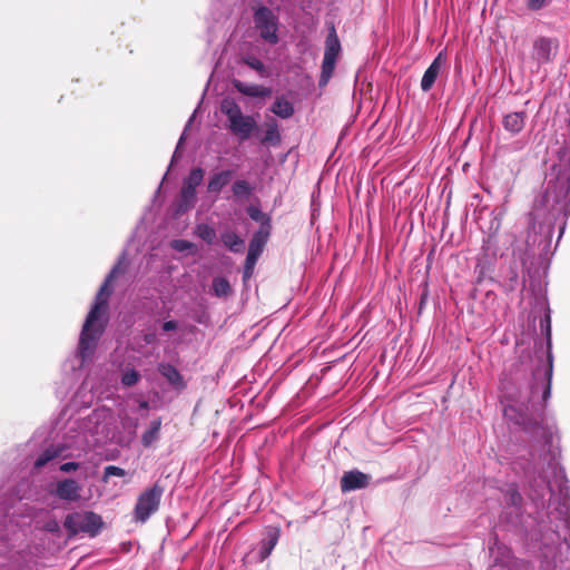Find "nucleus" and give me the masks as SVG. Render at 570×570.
<instances>
[{
	"mask_svg": "<svg viewBox=\"0 0 570 570\" xmlns=\"http://www.w3.org/2000/svg\"><path fill=\"white\" fill-rule=\"evenodd\" d=\"M547 3L548 0H528L527 7L532 11H537L542 9Z\"/></svg>",
	"mask_w": 570,
	"mask_h": 570,
	"instance_id": "473e14b6",
	"label": "nucleus"
},
{
	"mask_svg": "<svg viewBox=\"0 0 570 570\" xmlns=\"http://www.w3.org/2000/svg\"><path fill=\"white\" fill-rule=\"evenodd\" d=\"M272 230H267V227L258 228L249 242L247 255L259 258L269 239Z\"/></svg>",
	"mask_w": 570,
	"mask_h": 570,
	"instance_id": "4468645a",
	"label": "nucleus"
},
{
	"mask_svg": "<svg viewBox=\"0 0 570 570\" xmlns=\"http://www.w3.org/2000/svg\"><path fill=\"white\" fill-rule=\"evenodd\" d=\"M118 273L119 264H117L106 277L95 297V303L86 317L78 345L79 355L82 361L94 354L97 341L106 328L107 318L105 316L108 308V299L112 292L110 284L117 277Z\"/></svg>",
	"mask_w": 570,
	"mask_h": 570,
	"instance_id": "f257e3e1",
	"label": "nucleus"
},
{
	"mask_svg": "<svg viewBox=\"0 0 570 570\" xmlns=\"http://www.w3.org/2000/svg\"><path fill=\"white\" fill-rule=\"evenodd\" d=\"M258 258L247 255L244 264V272H243V279L246 282L249 279L255 269V265L257 263Z\"/></svg>",
	"mask_w": 570,
	"mask_h": 570,
	"instance_id": "bb28decb",
	"label": "nucleus"
},
{
	"mask_svg": "<svg viewBox=\"0 0 570 570\" xmlns=\"http://www.w3.org/2000/svg\"><path fill=\"white\" fill-rule=\"evenodd\" d=\"M557 43L549 38H538L533 43L532 56L539 63L550 62L553 59V50L557 49Z\"/></svg>",
	"mask_w": 570,
	"mask_h": 570,
	"instance_id": "9d476101",
	"label": "nucleus"
},
{
	"mask_svg": "<svg viewBox=\"0 0 570 570\" xmlns=\"http://www.w3.org/2000/svg\"><path fill=\"white\" fill-rule=\"evenodd\" d=\"M195 234L207 244H213L216 238L215 229L207 224L197 225Z\"/></svg>",
	"mask_w": 570,
	"mask_h": 570,
	"instance_id": "393cba45",
	"label": "nucleus"
},
{
	"mask_svg": "<svg viewBox=\"0 0 570 570\" xmlns=\"http://www.w3.org/2000/svg\"><path fill=\"white\" fill-rule=\"evenodd\" d=\"M550 332H551V328H550V325L548 324V336H550Z\"/></svg>",
	"mask_w": 570,
	"mask_h": 570,
	"instance_id": "37998d69",
	"label": "nucleus"
},
{
	"mask_svg": "<svg viewBox=\"0 0 570 570\" xmlns=\"http://www.w3.org/2000/svg\"><path fill=\"white\" fill-rule=\"evenodd\" d=\"M341 49V42L336 33V29L332 23L328 28V33L325 40V51L322 62L321 77L318 80V86L321 88L325 87L332 78Z\"/></svg>",
	"mask_w": 570,
	"mask_h": 570,
	"instance_id": "39448f33",
	"label": "nucleus"
},
{
	"mask_svg": "<svg viewBox=\"0 0 570 570\" xmlns=\"http://www.w3.org/2000/svg\"><path fill=\"white\" fill-rule=\"evenodd\" d=\"M60 450L56 449L53 446H50L46 449L35 461V468L41 469L43 468L48 462L59 456Z\"/></svg>",
	"mask_w": 570,
	"mask_h": 570,
	"instance_id": "b1692460",
	"label": "nucleus"
},
{
	"mask_svg": "<svg viewBox=\"0 0 570 570\" xmlns=\"http://www.w3.org/2000/svg\"><path fill=\"white\" fill-rule=\"evenodd\" d=\"M520 501H521V495H520V493H519L518 491H515V490H514V491H512V493H511V502H512L513 504H518Z\"/></svg>",
	"mask_w": 570,
	"mask_h": 570,
	"instance_id": "e433bc0d",
	"label": "nucleus"
},
{
	"mask_svg": "<svg viewBox=\"0 0 570 570\" xmlns=\"http://www.w3.org/2000/svg\"><path fill=\"white\" fill-rule=\"evenodd\" d=\"M271 111L282 119H288L294 115L295 108L285 96H279L272 105Z\"/></svg>",
	"mask_w": 570,
	"mask_h": 570,
	"instance_id": "f3484780",
	"label": "nucleus"
},
{
	"mask_svg": "<svg viewBox=\"0 0 570 570\" xmlns=\"http://www.w3.org/2000/svg\"><path fill=\"white\" fill-rule=\"evenodd\" d=\"M158 371L175 390L183 391L186 389L187 384L183 375L173 364L160 363Z\"/></svg>",
	"mask_w": 570,
	"mask_h": 570,
	"instance_id": "ddd939ff",
	"label": "nucleus"
},
{
	"mask_svg": "<svg viewBox=\"0 0 570 570\" xmlns=\"http://www.w3.org/2000/svg\"><path fill=\"white\" fill-rule=\"evenodd\" d=\"M242 61L249 68L259 72L261 75H264L266 72L265 65L258 58H256L254 56L244 57L242 59Z\"/></svg>",
	"mask_w": 570,
	"mask_h": 570,
	"instance_id": "a878e982",
	"label": "nucleus"
},
{
	"mask_svg": "<svg viewBox=\"0 0 570 570\" xmlns=\"http://www.w3.org/2000/svg\"><path fill=\"white\" fill-rule=\"evenodd\" d=\"M547 383L544 384V390L542 394V399L544 402L549 399L551 393V370L547 372Z\"/></svg>",
	"mask_w": 570,
	"mask_h": 570,
	"instance_id": "72a5a7b5",
	"label": "nucleus"
},
{
	"mask_svg": "<svg viewBox=\"0 0 570 570\" xmlns=\"http://www.w3.org/2000/svg\"><path fill=\"white\" fill-rule=\"evenodd\" d=\"M222 242L233 253L242 252L244 246V240L234 232L222 234Z\"/></svg>",
	"mask_w": 570,
	"mask_h": 570,
	"instance_id": "aec40b11",
	"label": "nucleus"
},
{
	"mask_svg": "<svg viewBox=\"0 0 570 570\" xmlns=\"http://www.w3.org/2000/svg\"><path fill=\"white\" fill-rule=\"evenodd\" d=\"M247 214L253 220L261 223L259 228L267 227V230H272L271 217L263 213L258 207L249 206L247 208Z\"/></svg>",
	"mask_w": 570,
	"mask_h": 570,
	"instance_id": "4be33fe9",
	"label": "nucleus"
},
{
	"mask_svg": "<svg viewBox=\"0 0 570 570\" xmlns=\"http://www.w3.org/2000/svg\"><path fill=\"white\" fill-rule=\"evenodd\" d=\"M165 488L159 481L155 482L150 488L145 489L137 498L134 508V520L145 523L154 513L159 510Z\"/></svg>",
	"mask_w": 570,
	"mask_h": 570,
	"instance_id": "20e7f679",
	"label": "nucleus"
},
{
	"mask_svg": "<svg viewBox=\"0 0 570 570\" xmlns=\"http://www.w3.org/2000/svg\"><path fill=\"white\" fill-rule=\"evenodd\" d=\"M125 475H126V471L116 465H108L104 470L105 479H107L108 476H125Z\"/></svg>",
	"mask_w": 570,
	"mask_h": 570,
	"instance_id": "c756f323",
	"label": "nucleus"
},
{
	"mask_svg": "<svg viewBox=\"0 0 570 570\" xmlns=\"http://www.w3.org/2000/svg\"><path fill=\"white\" fill-rule=\"evenodd\" d=\"M515 423L522 425L524 429H528V423L524 416H520L515 420Z\"/></svg>",
	"mask_w": 570,
	"mask_h": 570,
	"instance_id": "4c0bfd02",
	"label": "nucleus"
},
{
	"mask_svg": "<svg viewBox=\"0 0 570 570\" xmlns=\"http://www.w3.org/2000/svg\"><path fill=\"white\" fill-rule=\"evenodd\" d=\"M81 485L75 479H63L57 482L55 494L65 501L80 500Z\"/></svg>",
	"mask_w": 570,
	"mask_h": 570,
	"instance_id": "6e6552de",
	"label": "nucleus"
},
{
	"mask_svg": "<svg viewBox=\"0 0 570 570\" xmlns=\"http://www.w3.org/2000/svg\"><path fill=\"white\" fill-rule=\"evenodd\" d=\"M425 298H426V293H423L422 297H421V306L423 305V303L425 302Z\"/></svg>",
	"mask_w": 570,
	"mask_h": 570,
	"instance_id": "a19ab883",
	"label": "nucleus"
},
{
	"mask_svg": "<svg viewBox=\"0 0 570 570\" xmlns=\"http://www.w3.org/2000/svg\"><path fill=\"white\" fill-rule=\"evenodd\" d=\"M255 27L259 30V36L267 42L275 45L278 42L277 18L267 7H259L254 12Z\"/></svg>",
	"mask_w": 570,
	"mask_h": 570,
	"instance_id": "423d86ee",
	"label": "nucleus"
},
{
	"mask_svg": "<svg viewBox=\"0 0 570 570\" xmlns=\"http://www.w3.org/2000/svg\"><path fill=\"white\" fill-rule=\"evenodd\" d=\"M370 484V476L361 471H348L341 478L342 492L364 489Z\"/></svg>",
	"mask_w": 570,
	"mask_h": 570,
	"instance_id": "1a4fd4ad",
	"label": "nucleus"
},
{
	"mask_svg": "<svg viewBox=\"0 0 570 570\" xmlns=\"http://www.w3.org/2000/svg\"><path fill=\"white\" fill-rule=\"evenodd\" d=\"M213 292L217 297H227L232 294L233 289L227 278L215 277L213 279Z\"/></svg>",
	"mask_w": 570,
	"mask_h": 570,
	"instance_id": "412c9836",
	"label": "nucleus"
},
{
	"mask_svg": "<svg viewBox=\"0 0 570 570\" xmlns=\"http://www.w3.org/2000/svg\"><path fill=\"white\" fill-rule=\"evenodd\" d=\"M233 177L232 170H223L214 174L207 184L208 193H219L226 185L229 184Z\"/></svg>",
	"mask_w": 570,
	"mask_h": 570,
	"instance_id": "a211bd4d",
	"label": "nucleus"
},
{
	"mask_svg": "<svg viewBox=\"0 0 570 570\" xmlns=\"http://www.w3.org/2000/svg\"><path fill=\"white\" fill-rule=\"evenodd\" d=\"M204 179V170L199 167L193 168L189 175L185 178L181 187V200L189 205L194 203L196 197V188Z\"/></svg>",
	"mask_w": 570,
	"mask_h": 570,
	"instance_id": "0eeeda50",
	"label": "nucleus"
},
{
	"mask_svg": "<svg viewBox=\"0 0 570 570\" xmlns=\"http://www.w3.org/2000/svg\"><path fill=\"white\" fill-rule=\"evenodd\" d=\"M140 380V374L136 370H129L124 373L121 377V383L125 386H132L138 383Z\"/></svg>",
	"mask_w": 570,
	"mask_h": 570,
	"instance_id": "c85d7f7f",
	"label": "nucleus"
},
{
	"mask_svg": "<svg viewBox=\"0 0 570 570\" xmlns=\"http://www.w3.org/2000/svg\"><path fill=\"white\" fill-rule=\"evenodd\" d=\"M59 469H60L61 472L69 473V472L78 470L79 469V463H77V462H66V463L61 464Z\"/></svg>",
	"mask_w": 570,
	"mask_h": 570,
	"instance_id": "f704fd0d",
	"label": "nucleus"
},
{
	"mask_svg": "<svg viewBox=\"0 0 570 570\" xmlns=\"http://www.w3.org/2000/svg\"><path fill=\"white\" fill-rule=\"evenodd\" d=\"M282 141L278 124L276 119L271 118L265 122V134L261 139L263 145L278 146Z\"/></svg>",
	"mask_w": 570,
	"mask_h": 570,
	"instance_id": "dca6fc26",
	"label": "nucleus"
},
{
	"mask_svg": "<svg viewBox=\"0 0 570 570\" xmlns=\"http://www.w3.org/2000/svg\"><path fill=\"white\" fill-rule=\"evenodd\" d=\"M233 87L240 94L248 97L265 98L272 95V89L261 85H247L238 79L232 81Z\"/></svg>",
	"mask_w": 570,
	"mask_h": 570,
	"instance_id": "2eb2a0df",
	"label": "nucleus"
},
{
	"mask_svg": "<svg viewBox=\"0 0 570 570\" xmlns=\"http://www.w3.org/2000/svg\"><path fill=\"white\" fill-rule=\"evenodd\" d=\"M527 119L525 111H512L503 116L502 126L511 136H517L524 129Z\"/></svg>",
	"mask_w": 570,
	"mask_h": 570,
	"instance_id": "9b49d317",
	"label": "nucleus"
},
{
	"mask_svg": "<svg viewBox=\"0 0 570 570\" xmlns=\"http://www.w3.org/2000/svg\"><path fill=\"white\" fill-rule=\"evenodd\" d=\"M235 198H248L253 193V187L247 180L238 179L232 186Z\"/></svg>",
	"mask_w": 570,
	"mask_h": 570,
	"instance_id": "5701e85b",
	"label": "nucleus"
},
{
	"mask_svg": "<svg viewBox=\"0 0 570 570\" xmlns=\"http://www.w3.org/2000/svg\"><path fill=\"white\" fill-rule=\"evenodd\" d=\"M514 411V409L512 406H509L505 409L504 413L507 416H510V412Z\"/></svg>",
	"mask_w": 570,
	"mask_h": 570,
	"instance_id": "ea45409f",
	"label": "nucleus"
},
{
	"mask_svg": "<svg viewBox=\"0 0 570 570\" xmlns=\"http://www.w3.org/2000/svg\"><path fill=\"white\" fill-rule=\"evenodd\" d=\"M43 530L47 532L56 533L60 531V527L57 520L50 519L43 524Z\"/></svg>",
	"mask_w": 570,
	"mask_h": 570,
	"instance_id": "2f4dec72",
	"label": "nucleus"
},
{
	"mask_svg": "<svg viewBox=\"0 0 570 570\" xmlns=\"http://www.w3.org/2000/svg\"><path fill=\"white\" fill-rule=\"evenodd\" d=\"M220 111L227 116L230 131L238 136L242 140L250 137L256 127V122L252 116H245L239 105L230 98H226L220 104Z\"/></svg>",
	"mask_w": 570,
	"mask_h": 570,
	"instance_id": "f03ea898",
	"label": "nucleus"
},
{
	"mask_svg": "<svg viewBox=\"0 0 570 570\" xmlns=\"http://www.w3.org/2000/svg\"><path fill=\"white\" fill-rule=\"evenodd\" d=\"M151 341H153V336H151V335H147V336H146V342H147V343H150Z\"/></svg>",
	"mask_w": 570,
	"mask_h": 570,
	"instance_id": "79ce46f5",
	"label": "nucleus"
},
{
	"mask_svg": "<svg viewBox=\"0 0 570 570\" xmlns=\"http://www.w3.org/2000/svg\"><path fill=\"white\" fill-rule=\"evenodd\" d=\"M278 538H279V529H272L268 533V543L267 546L264 548V551H263V557H267L269 556V553L272 552V550L274 549V547L276 546L277 541H278Z\"/></svg>",
	"mask_w": 570,
	"mask_h": 570,
	"instance_id": "cd10ccee",
	"label": "nucleus"
},
{
	"mask_svg": "<svg viewBox=\"0 0 570 570\" xmlns=\"http://www.w3.org/2000/svg\"><path fill=\"white\" fill-rule=\"evenodd\" d=\"M173 248L179 252L191 249L194 244L185 239H176L171 244Z\"/></svg>",
	"mask_w": 570,
	"mask_h": 570,
	"instance_id": "7c9ffc66",
	"label": "nucleus"
},
{
	"mask_svg": "<svg viewBox=\"0 0 570 570\" xmlns=\"http://www.w3.org/2000/svg\"><path fill=\"white\" fill-rule=\"evenodd\" d=\"M445 56H443V53L440 52L432 61V63L429 66V68L425 70L421 80V89L423 91L426 92L432 89L442 66L445 63Z\"/></svg>",
	"mask_w": 570,
	"mask_h": 570,
	"instance_id": "f8f14e48",
	"label": "nucleus"
},
{
	"mask_svg": "<svg viewBox=\"0 0 570 570\" xmlns=\"http://www.w3.org/2000/svg\"><path fill=\"white\" fill-rule=\"evenodd\" d=\"M139 406H140L141 409H148V406H149V405H148V402H147V401H142V402H140Z\"/></svg>",
	"mask_w": 570,
	"mask_h": 570,
	"instance_id": "58836bf2",
	"label": "nucleus"
},
{
	"mask_svg": "<svg viewBox=\"0 0 570 570\" xmlns=\"http://www.w3.org/2000/svg\"><path fill=\"white\" fill-rule=\"evenodd\" d=\"M177 327H178V324H177V322H175V321H166V322H164V324H163V330H164L165 332L175 331V330H177Z\"/></svg>",
	"mask_w": 570,
	"mask_h": 570,
	"instance_id": "c9c22d12",
	"label": "nucleus"
},
{
	"mask_svg": "<svg viewBox=\"0 0 570 570\" xmlns=\"http://www.w3.org/2000/svg\"><path fill=\"white\" fill-rule=\"evenodd\" d=\"M63 527L69 537H75L80 532L96 537L102 529L104 521L99 514L92 511L71 512L66 515Z\"/></svg>",
	"mask_w": 570,
	"mask_h": 570,
	"instance_id": "7ed1b4c3",
	"label": "nucleus"
},
{
	"mask_svg": "<svg viewBox=\"0 0 570 570\" xmlns=\"http://www.w3.org/2000/svg\"><path fill=\"white\" fill-rule=\"evenodd\" d=\"M161 428V419L158 417L150 423V428L146 430L141 435V444L145 448H149L159 438V431Z\"/></svg>",
	"mask_w": 570,
	"mask_h": 570,
	"instance_id": "6ab92c4d",
	"label": "nucleus"
}]
</instances>
